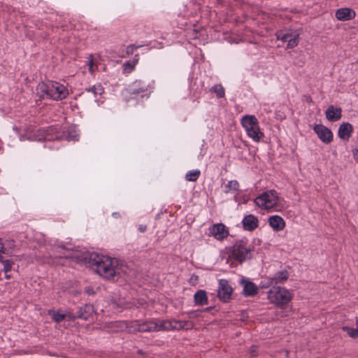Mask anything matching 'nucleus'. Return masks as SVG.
I'll use <instances>...</instances> for the list:
<instances>
[{"label": "nucleus", "mask_w": 358, "mask_h": 358, "mask_svg": "<svg viewBox=\"0 0 358 358\" xmlns=\"http://www.w3.org/2000/svg\"><path fill=\"white\" fill-rule=\"evenodd\" d=\"M90 262L91 268L106 279L113 278L119 273L120 261L116 258L92 254Z\"/></svg>", "instance_id": "nucleus-1"}, {"label": "nucleus", "mask_w": 358, "mask_h": 358, "mask_svg": "<svg viewBox=\"0 0 358 358\" xmlns=\"http://www.w3.org/2000/svg\"><path fill=\"white\" fill-rule=\"evenodd\" d=\"M40 96L50 98L54 100L65 99L69 94L68 90L62 84L57 82L41 83L37 87Z\"/></svg>", "instance_id": "nucleus-2"}, {"label": "nucleus", "mask_w": 358, "mask_h": 358, "mask_svg": "<svg viewBox=\"0 0 358 358\" xmlns=\"http://www.w3.org/2000/svg\"><path fill=\"white\" fill-rule=\"evenodd\" d=\"M241 124L247 135L255 142H259L264 137V133L260 129L259 121L255 115H244L241 119Z\"/></svg>", "instance_id": "nucleus-3"}, {"label": "nucleus", "mask_w": 358, "mask_h": 358, "mask_svg": "<svg viewBox=\"0 0 358 358\" xmlns=\"http://www.w3.org/2000/svg\"><path fill=\"white\" fill-rule=\"evenodd\" d=\"M252 247L247 245L245 240L236 241L231 248V257L239 263L252 257Z\"/></svg>", "instance_id": "nucleus-4"}, {"label": "nucleus", "mask_w": 358, "mask_h": 358, "mask_svg": "<svg viewBox=\"0 0 358 358\" xmlns=\"http://www.w3.org/2000/svg\"><path fill=\"white\" fill-rule=\"evenodd\" d=\"M268 298L277 306L287 304L292 299L290 292L280 287H273L268 293Z\"/></svg>", "instance_id": "nucleus-5"}, {"label": "nucleus", "mask_w": 358, "mask_h": 358, "mask_svg": "<svg viewBox=\"0 0 358 358\" xmlns=\"http://www.w3.org/2000/svg\"><path fill=\"white\" fill-rule=\"evenodd\" d=\"M278 202V194L274 189L264 192L255 199V203L259 207L269 210L276 206Z\"/></svg>", "instance_id": "nucleus-6"}, {"label": "nucleus", "mask_w": 358, "mask_h": 358, "mask_svg": "<svg viewBox=\"0 0 358 358\" xmlns=\"http://www.w3.org/2000/svg\"><path fill=\"white\" fill-rule=\"evenodd\" d=\"M192 327V324L189 321H168L164 322L158 325V330H171V329H189Z\"/></svg>", "instance_id": "nucleus-7"}, {"label": "nucleus", "mask_w": 358, "mask_h": 358, "mask_svg": "<svg viewBox=\"0 0 358 358\" xmlns=\"http://www.w3.org/2000/svg\"><path fill=\"white\" fill-rule=\"evenodd\" d=\"M232 287L229 285L228 280L221 279L219 280L218 297L224 302L229 301L232 294Z\"/></svg>", "instance_id": "nucleus-8"}, {"label": "nucleus", "mask_w": 358, "mask_h": 358, "mask_svg": "<svg viewBox=\"0 0 358 358\" xmlns=\"http://www.w3.org/2000/svg\"><path fill=\"white\" fill-rule=\"evenodd\" d=\"M313 130L323 143H329L333 141V133L327 127L322 124H315Z\"/></svg>", "instance_id": "nucleus-9"}, {"label": "nucleus", "mask_w": 358, "mask_h": 358, "mask_svg": "<svg viewBox=\"0 0 358 358\" xmlns=\"http://www.w3.org/2000/svg\"><path fill=\"white\" fill-rule=\"evenodd\" d=\"M277 38L284 43H287V48H293L299 43V34L295 32L286 33L284 34H280L277 36Z\"/></svg>", "instance_id": "nucleus-10"}, {"label": "nucleus", "mask_w": 358, "mask_h": 358, "mask_svg": "<svg viewBox=\"0 0 358 358\" xmlns=\"http://www.w3.org/2000/svg\"><path fill=\"white\" fill-rule=\"evenodd\" d=\"M209 231L210 234L217 240H222L229 235L228 229L222 223L213 224L210 227Z\"/></svg>", "instance_id": "nucleus-11"}, {"label": "nucleus", "mask_w": 358, "mask_h": 358, "mask_svg": "<svg viewBox=\"0 0 358 358\" xmlns=\"http://www.w3.org/2000/svg\"><path fill=\"white\" fill-rule=\"evenodd\" d=\"M336 17L340 21H348L355 17V12L349 8H339L336 12Z\"/></svg>", "instance_id": "nucleus-12"}, {"label": "nucleus", "mask_w": 358, "mask_h": 358, "mask_svg": "<svg viewBox=\"0 0 358 358\" xmlns=\"http://www.w3.org/2000/svg\"><path fill=\"white\" fill-rule=\"evenodd\" d=\"M242 223L245 230L252 231L258 227L259 220L257 217L250 214L244 217Z\"/></svg>", "instance_id": "nucleus-13"}, {"label": "nucleus", "mask_w": 358, "mask_h": 358, "mask_svg": "<svg viewBox=\"0 0 358 358\" xmlns=\"http://www.w3.org/2000/svg\"><path fill=\"white\" fill-rule=\"evenodd\" d=\"M241 284L243 286V294L246 296H254L257 293L258 287L252 282L243 279Z\"/></svg>", "instance_id": "nucleus-14"}, {"label": "nucleus", "mask_w": 358, "mask_h": 358, "mask_svg": "<svg viewBox=\"0 0 358 358\" xmlns=\"http://www.w3.org/2000/svg\"><path fill=\"white\" fill-rule=\"evenodd\" d=\"M269 225L273 230L278 231L282 230L285 227L284 220L278 215H273L268 218Z\"/></svg>", "instance_id": "nucleus-15"}, {"label": "nucleus", "mask_w": 358, "mask_h": 358, "mask_svg": "<svg viewBox=\"0 0 358 358\" xmlns=\"http://www.w3.org/2000/svg\"><path fill=\"white\" fill-rule=\"evenodd\" d=\"M325 114L329 121H337L341 117V109L340 108H335L334 106H330L327 109Z\"/></svg>", "instance_id": "nucleus-16"}, {"label": "nucleus", "mask_w": 358, "mask_h": 358, "mask_svg": "<svg viewBox=\"0 0 358 358\" xmlns=\"http://www.w3.org/2000/svg\"><path fill=\"white\" fill-rule=\"evenodd\" d=\"M352 131V125L348 122H344L340 125L338 128V135L343 140H347L351 136Z\"/></svg>", "instance_id": "nucleus-17"}, {"label": "nucleus", "mask_w": 358, "mask_h": 358, "mask_svg": "<svg viewBox=\"0 0 358 358\" xmlns=\"http://www.w3.org/2000/svg\"><path fill=\"white\" fill-rule=\"evenodd\" d=\"M194 301L197 306L208 304V299L206 291L200 289L194 294Z\"/></svg>", "instance_id": "nucleus-18"}, {"label": "nucleus", "mask_w": 358, "mask_h": 358, "mask_svg": "<svg viewBox=\"0 0 358 358\" xmlns=\"http://www.w3.org/2000/svg\"><path fill=\"white\" fill-rule=\"evenodd\" d=\"M288 277L289 275L287 271H279L269 279L270 285H271L282 283L287 280Z\"/></svg>", "instance_id": "nucleus-19"}, {"label": "nucleus", "mask_w": 358, "mask_h": 358, "mask_svg": "<svg viewBox=\"0 0 358 358\" xmlns=\"http://www.w3.org/2000/svg\"><path fill=\"white\" fill-rule=\"evenodd\" d=\"M147 90V86L143 85L140 81L134 82L128 89L130 94H138Z\"/></svg>", "instance_id": "nucleus-20"}, {"label": "nucleus", "mask_w": 358, "mask_h": 358, "mask_svg": "<svg viewBox=\"0 0 358 358\" xmlns=\"http://www.w3.org/2000/svg\"><path fill=\"white\" fill-rule=\"evenodd\" d=\"M93 312V307L90 305H85L81 307L78 311L77 317L87 320Z\"/></svg>", "instance_id": "nucleus-21"}, {"label": "nucleus", "mask_w": 358, "mask_h": 358, "mask_svg": "<svg viewBox=\"0 0 358 358\" xmlns=\"http://www.w3.org/2000/svg\"><path fill=\"white\" fill-rule=\"evenodd\" d=\"M356 326L357 328H351L349 327H343L342 329L344 331H345L351 338H358V317L356 318Z\"/></svg>", "instance_id": "nucleus-22"}, {"label": "nucleus", "mask_w": 358, "mask_h": 358, "mask_svg": "<svg viewBox=\"0 0 358 358\" xmlns=\"http://www.w3.org/2000/svg\"><path fill=\"white\" fill-rule=\"evenodd\" d=\"M239 187V183L237 180H230L225 185V193H230L235 191H237Z\"/></svg>", "instance_id": "nucleus-23"}, {"label": "nucleus", "mask_w": 358, "mask_h": 358, "mask_svg": "<svg viewBox=\"0 0 358 358\" xmlns=\"http://www.w3.org/2000/svg\"><path fill=\"white\" fill-rule=\"evenodd\" d=\"M201 174V172L199 170H193L187 172L185 175V179L187 181L194 182L196 181L199 176Z\"/></svg>", "instance_id": "nucleus-24"}, {"label": "nucleus", "mask_w": 358, "mask_h": 358, "mask_svg": "<svg viewBox=\"0 0 358 358\" xmlns=\"http://www.w3.org/2000/svg\"><path fill=\"white\" fill-rule=\"evenodd\" d=\"M57 251L58 252V255H56L57 257H59V258H62V257L71 258L72 257L71 252L69 250L66 249L64 247H60V246L57 247Z\"/></svg>", "instance_id": "nucleus-25"}, {"label": "nucleus", "mask_w": 358, "mask_h": 358, "mask_svg": "<svg viewBox=\"0 0 358 358\" xmlns=\"http://www.w3.org/2000/svg\"><path fill=\"white\" fill-rule=\"evenodd\" d=\"M0 262L3 266V271L6 273L11 271L14 262L10 259H4L3 257H0Z\"/></svg>", "instance_id": "nucleus-26"}, {"label": "nucleus", "mask_w": 358, "mask_h": 358, "mask_svg": "<svg viewBox=\"0 0 358 358\" xmlns=\"http://www.w3.org/2000/svg\"><path fill=\"white\" fill-rule=\"evenodd\" d=\"M210 92L216 94L218 98H222L224 96V89L221 85H215L211 87Z\"/></svg>", "instance_id": "nucleus-27"}, {"label": "nucleus", "mask_w": 358, "mask_h": 358, "mask_svg": "<svg viewBox=\"0 0 358 358\" xmlns=\"http://www.w3.org/2000/svg\"><path fill=\"white\" fill-rule=\"evenodd\" d=\"M88 92H92L94 95L102 94L104 92L103 88L101 85H94L92 88L87 90Z\"/></svg>", "instance_id": "nucleus-28"}, {"label": "nucleus", "mask_w": 358, "mask_h": 358, "mask_svg": "<svg viewBox=\"0 0 358 358\" xmlns=\"http://www.w3.org/2000/svg\"><path fill=\"white\" fill-rule=\"evenodd\" d=\"M67 315L65 314H62L59 312H53L52 315V319L57 322L59 323L62 321H63Z\"/></svg>", "instance_id": "nucleus-29"}, {"label": "nucleus", "mask_w": 358, "mask_h": 358, "mask_svg": "<svg viewBox=\"0 0 358 358\" xmlns=\"http://www.w3.org/2000/svg\"><path fill=\"white\" fill-rule=\"evenodd\" d=\"M137 62V60L135 62H133L132 63L130 62H127L124 64V71L126 73H130L134 69Z\"/></svg>", "instance_id": "nucleus-30"}, {"label": "nucleus", "mask_w": 358, "mask_h": 358, "mask_svg": "<svg viewBox=\"0 0 358 358\" xmlns=\"http://www.w3.org/2000/svg\"><path fill=\"white\" fill-rule=\"evenodd\" d=\"M156 328H157L156 323L153 324L152 326L149 328L147 327V325L145 324H143V325L140 326L139 331H151V330H155Z\"/></svg>", "instance_id": "nucleus-31"}, {"label": "nucleus", "mask_w": 358, "mask_h": 358, "mask_svg": "<svg viewBox=\"0 0 358 358\" xmlns=\"http://www.w3.org/2000/svg\"><path fill=\"white\" fill-rule=\"evenodd\" d=\"M88 66H89V71L91 72V73H93L94 71V59H93V56L92 55H89V57H88Z\"/></svg>", "instance_id": "nucleus-32"}, {"label": "nucleus", "mask_w": 358, "mask_h": 358, "mask_svg": "<svg viewBox=\"0 0 358 358\" xmlns=\"http://www.w3.org/2000/svg\"><path fill=\"white\" fill-rule=\"evenodd\" d=\"M138 48L137 46L134 45H130L127 48V55H131Z\"/></svg>", "instance_id": "nucleus-33"}, {"label": "nucleus", "mask_w": 358, "mask_h": 358, "mask_svg": "<svg viewBox=\"0 0 358 358\" xmlns=\"http://www.w3.org/2000/svg\"><path fill=\"white\" fill-rule=\"evenodd\" d=\"M85 292L88 294V295H94L95 294V291L90 287H87L85 289Z\"/></svg>", "instance_id": "nucleus-34"}, {"label": "nucleus", "mask_w": 358, "mask_h": 358, "mask_svg": "<svg viewBox=\"0 0 358 358\" xmlns=\"http://www.w3.org/2000/svg\"><path fill=\"white\" fill-rule=\"evenodd\" d=\"M6 253V249L4 248L3 244L0 243V257H3L2 254Z\"/></svg>", "instance_id": "nucleus-35"}, {"label": "nucleus", "mask_w": 358, "mask_h": 358, "mask_svg": "<svg viewBox=\"0 0 358 358\" xmlns=\"http://www.w3.org/2000/svg\"><path fill=\"white\" fill-rule=\"evenodd\" d=\"M250 354L252 356L256 355V348L255 346L252 347V348L250 350Z\"/></svg>", "instance_id": "nucleus-36"}, {"label": "nucleus", "mask_w": 358, "mask_h": 358, "mask_svg": "<svg viewBox=\"0 0 358 358\" xmlns=\"http://www.w3.org/2000/svg\"><path fill=\"white\" fill-rule=\"evenodd\" d=\"M145 228H146V226H143V225H141V226L139 227V229H140V231H142V232H143V231H144L145 230Z\"/></svg>", "instance_id": "nucleus-37"}, {"label": "nucleus", "mask_w": 358, "mask_h": 358, "mask_svg": "<svg viewBox=\"0 0 358 358\" xmlns=\"http://www.w3.org/2000/svg\"><path fill=\"white\" fill-rule=\"evenodd\" d=\"M354 155L357 157V162H358V149L354 152Z\"/></svg>", "instance_id": "nucleus-38"}, {"label": "nucleus", "mask_w": 358, "mask_h": 358, "mask_svg": "<svg viewBox=\"0 0 358 358\" xmlns=\"http://www.w3.org/2000/svg\"><path fill=\"white\" fill-rule=\"evenodd\" d=\"M113 215L117 217L119 216V213H113Z\"/></svg>", "instance_id": "nucleus-39"}, {"label": "nucleus", "mask_w": 358, "mask_h": 358, "mask_svg": "<svg viewBox=\"0 0 358 358\" xmlns=\"http://www.w3.org/2000/svg\"><path fill=\"white\" fill-rule=\"evenodd\" d=\"M7 279H9L10 278V275L6 274L5 276Z\"/></svg>", "instance_id": "nucleus-40"}]
</instances>
